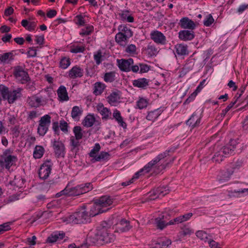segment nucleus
<instances>
[{
    "mask_svg": "<svg viewBox=\"0 0 248 248\" xmlns=\"http://www.w3.org/2000/svg\"><path fill=\"white\" fill-rule=\"evenodd\" d=\"M113 199L107 195L102 196L96 200L90 208L89 214L90 217L108 211L109 208L106 207L111 205Z\"/></svg>",
    "mask_w": 248,
    "mask_h": 248,
    "instance_id": "f257e3e1",
    "label": "nucleus"
},
{
    "mask_svg": "<svg viewBox=\"0 0 248 248\" xmlns=\"http://www.w3.org/2000/svg\"><path fill=\"white\" fill-rule=\"evenodd\" d=\"M86 205H83L80 210L71 215L68 216L63 220L67 223H72L74 224H85L91 221L90 216L86 211Z\"/></svg>",
    "mask_w": 248,
    "mask_h": 248,
    "instance_id": "f03ea898",
    "label": "nucleus"
},
{
    "mask_svg": "<svg viewBox=\"0 0 248 248\" xmlns=\"http://www.w3.org/2000/svg\"><path fill=\"white\" fill-rule=\"evenodd\" d=\"M93 188L91 183H87L85 184H81L73 187H68L67 186L60 193L56 194L58 197L62 195L68 196H78L87 193Z\"/></svg>",
    "mask_w": 248,
    "mask_h": 248,
    "instance_id": "7ed1b4c3",
    "label": "nucleus"
},
{
    "mask_svg": "<svg viewBox=\"0 0 248 248\" xmlns=\"http://www.w3.org/2000/svg\"><path fill=\"white\" fill-rule=\"evenodd\" d=\"M13 75L16 78L20 81L21 84H25L30 79V77L25 66L20 65L16 66L14 67Z\"/></svg>",
    "mask_w": 248,
    "mask_h": 248,
    "instance_id": "20e7f679",
    "label": "nucleus"
},
{
    "mask_svg": "<svg viewBox=\"0 0 248 248\" xmlns=\"http://www.w3.org/2000/svg\"><path fill=\"white\" fill-rule=\"evenodd\" d=\"M39 123L37 132L40 136H43L48 129L51 123V117L49 115H45L41 118Z\"/></svg>",
    "mask_w": 248,
    "mask_h": 248,
    "instance_id": "39448f33",
    "label": "nucleus"
},
{
    "mask_svg": "<svg viewBox=\"0 0 248 248\" xmlns=\"http://www.w3.org/2000/svg\"><path fill=\"white\" fill-rule=\"evenodd\" d=\"M27 100L30 107L37 108L41 106H44L48 102V98L43 97V96L39 97L36 95H33L31 96L28 97Z\"/></svg>",
    "mask_w": 248,
    "mask_h": 248,
    "instance_id": "423d86ee",
    "label": "nucleus"
},
{
    "mask_svg": "<svg viewBox=\"0 0 248 248\" xmlns=\"http://www.w3.org/2000/svg\"><path fill=\"white\" fill-rule=\"evenodd\" d=\"M52 147L56 157H64L65 154V148L63 143L59 140H54L52 141Z\"/></svg>",
    "mask_w": 248,
    "mask_h": 248,
    "instance_id": "0eeeda50",
    "label": "nucleus"
},
{
    "mask_svg": "<svg viewBox=\"0 0 248 248\" xmlns=\"http://www.w3.org/2000/svg\"><path fill=\"white\" fill-rule=\"evenodd\" d=\"M52 167L51 161L47 160L43 163L39 170L38 174L40 179L45 180L49 176Z\"/></svg>",
    "mask_w": 248,
    "mask_h": 248,
    "instance_id": "6e6552de",
    "label": "nucleus"
},
{
    "mask_svg": "<svg viewBox=\"0 0 248 248\" xmlns=\"http://www.w3.org/2000/svg\"><path fill=\"white\" fill-rule=\"evenodd\" d=\"M98 231V235H100V237L99 238L101 240L102 245L114 242L115 236L113 234L108 232V230H106L104 229H99Z\"/></svg>",
    "mask_w": 248,
    "mask_h": 248,
    "instance_id": "1a4fd4ad",
    "label": "nucleus"
},
{
    "mask_svg": "<svg viewBox=\"0 0 248 248\" xmlns=\"http://www.w3.org/2000/svg\"><path fill=\"white\" fill-rule=\"evenodd\" d=\"M199 25L197 22H194L193 20L187 17L182 18L179 23V25L181 28L193 30Z\"/></svg>",
    "mask_w": 248,
    "mask_h": 248,
    "instance_id": "9d476101",
    "label": "nucleus"
},
{
    "mask_svg": "<svg viewBox=\"0 0 248 248\" xmlns=\"http://www.w3.org/2000/svg\"><path fill=\"white\" fill-rule=\"evenodd\" d=\"M117 61L119 68L121 71L124 72L130 71L131 70L130 66L134 63V61L132 58L127 60L118 59Z\"/></svg>",
    "mask_w": 248,
    "mask_h": 248,
    "instance_id": "9b49d317",
    "label": "nucleus"
},
{
    "mask_svg": "<svg viewBox=\"0 0 248 248\" xmlns=\"http://www.w3.org/2000/svg\"><path fill=\"white\" fill-rule=\"evenodd\" d=\"M99 231L97 230V232L93 236H90L88 237L86 240V242H84L82 244H85V248H87L88 246L93 245H102L101 240L99 237L100 235H98Z\"/></svg>",
    "mask_w": 248,
    "mask_h": 248,
    "instance_id": "f8f14e48",
    "label": "nucleus"
},
{
    "mask_svg": "<svg viewBox=\"0 0 248 248\" xmlns=\"http://www.w3.org/2000/svg\"><path fill=\"white\" fill-rule=\"evenodd\" d=\"M151 38L156 43L161 45L166 44V37L160 31H153L151 33Z\"/></svg>",
    "mask_w": 248,
    "mask_h": 248,
    "instance_id": "ddd939ff",
    "label": "nucleus"
},
{
    "mask_svg": "<svg viewBox=\"0 0 248 248\" xmlns=\"http://www.w3.org/2000/svg\"><path fill=\"white\" fill-rule=\"evenodd\" d=\"M96 110L102 116V120H107L111 118V113L109 109L104 107L102 103H99L96 107Z\"/></svg>",
    "mask_w": 248,
    "mask_h": 248,
    "instance_id": "4468645a",
    "label": "nucleus"
},
{
    "mask_svg": "<svg viewBox=\"0 0 248 248\" xmlns=\"http://www.w3.org/2000/svg\"><path fill=\"white\" fill-rule=\"evenodd\" d=\"M195 37L194 32L193 30H183L179 32V38L183 41H189L192 40Z\"/></svg>",
    "mask_w": 248,
    "mask_h": 248,
    "instance_id": "2eb2a0df",
    "label": "nucleus"
},
{
    "mask_svg": "<svg viewBox=\"0 0 248 248\" xmlns=\"http://www.w3.org/2000/svg\"><path fill=\"white\" fill-rule=\"evenodd\" d=\"M200 123L201 117L197 115L196 113H193L189 119L186 122V124L194 128L198 126Z\"/></svg>",
    "mask_w": 248,
    "mask_h": 248,
    "instance_id": "dca6fc26",
    "label": "nucleus"
},
{
    "mask_svg": "<svg viewBox=\"0 0 248 248\" xmlns=\"http://www.w3.org/2000/svg\"><path fill=\"white\" fill-rule=\"evenodd\" d=\"M83 75V70L78 66H74L69 71V76L71 78H81Z\"/></svg>",
    "mask_w": 248,
    "mask_h": 248,
    "instance_id": "f3484780",
    "label": "nucleus"
},
{
    "mask_svg": "<svg viewBox=\"0 0 248 248\" xmlns=\"http://www.w3.org/2000/svg\"><path fill=\"white\" fill-rule=\"evenodd\" d=\"M116 225L118 231L121 232L128 231L132 228L130 225V222L125 219H122Z\"/></svg>",
    "mask_w": 248,
    "mask_h": 248,
    "instance_id": "a211bd4d",
    "label": "nucleus"
},
{
    "mask_svg": "<svg viewBox=\"0 0 248 248\" xmlns=\"http://www.w3.org/2000/svg\"><path fill=\"white\" fill-rule=\"evenodd\" d=\"M22 89L18 88L16 90H13L10 92L8 102L9 104L13 103L16 99L21 97Z\"/></svg>",
    "mask_w": 248,
    "mask_h": 248,
    "instance_id": "6ab92c4d",
    "label": "nucleus"
},
{
    "mask_svg": "<svg viewBox=\"0 0 248 248\" xmlns=\"http://www.w3.org/2000/svg\"><path fill=\"white\" fill-rule=\"evenodd\" d=\"M245 89L246 86L241 87V88L240 89L241 93L239 94V95L237 97V98L235 99V101L234 102H231L230 104L225 109L222 110V112L220 114L221 117H224L226 115V113L230 110V109L236 104L237 100L244 93Z\"/></svg>",
    "mask_w": 248,
    "mask_h": 248,
    "instance_id": "aec40b11",
    "label": "nucleus"
},
{
    "mask_svg": "<svg viewBox=\"0 0 248 248\" xmlns=\"http://www.w3.org/2000/svg\"><path fill=\"white\" fill-rule=\"evenodd\" d=\"M57 94L61 101H67L69 97L66 89L64 86H61L57 90Z\"/></svg>",
    "mask_w": 248,
    "mask_h": 248,
    "instance_id": "412c9836",
    "label": "nucleus"
},
{
    "mask_svg": "<svg viewBox=\"0 0 248 248\" xmlns=\"http://www.w3.org/2000/svg\"><path fill=\"white\" fill-rule=\"evenodd\" d=\"M14 59V55L13 51L4 53L0 55V61L2 63H9L10 61Z\"/></svg>",
    "mask_w": 248,
    "mask_h": 248,
    "instance_id": "4be33fe9",
    "label": "nucleus"
},
{
    "mask_svg": "<svg viewBox=\"0 0 248 248\" xmlns=\"http://www.w3.org/2000/svg\"><path fill=\"white\" fill-rule=\"evenodd\" d=\"M83 110L81 108L78 106H74L73 107L71 111V117L75 121H78L80 116L82 114Z\"/></svg>",
    "mask_w": 248,
    "mask_h": 248,
    "instance_id": "5701e85b",
    "label": "nucleus"
},
{
    "mask_svg": "<svg viewBox=\"0 0 248 248\" xmlns=\"http://www.w3.org/2000/svg\"><path fill=\"white\" fill-rule=\"evenodd\" d=\"M149 81V80L145 78H139L133 81V85L135 87L144 89L148 86Z\"/></svg>",
    "mask_w": 248,
    "mask_h": 248,
    "instance_id": "b1692460",
    "label": "nucleus"
},
{
    "mask_svg": "<svg viewBox=\"0 0 248 248\" xmlns=\"http://www.w3.org/2000/svg\"><path fill=\"white\" fill-rule=\"evenodd\" d=\"M113 118L115 119L120 125L124 128H125L126 127V124L123 121V119L121 116L120 112L116 109L113 111Z\"/></svg>",
    "mask_w": 248,
    "mask_h": 248,
    "instance_id": "393cba45",
    "label": "nucleus"
},
{
    "mask_svg": "<svg viewBox=\"0 0 248 248\" xmlns=\"http://www.w3.org/2000/svg\"><path fill=\"white\" fill-rule=\"evenodd\" d=\"M95 121V118L93 114H88L84 119L82 124L84 126L90 127L92 126Z\"/></svg>",
    "mask_w": 248,
    "mask_h": 248,
    "instance_id": "a878e982",
    "label": "nucleus"
},
{
    "mask_svg": "<svg viewBox=\"0 0 248 248\" xmlns=\"http://www.w3.org/2000/svg\"><path fill=\"white\" fill-rule=\"evenodd\" d=\"M17 160V157L15 155H9L4 158V167L9 170L14 163Z\"/></svg>",
    "mask_w": 248,
    "mask_h": 248,
    "instance_id": "bb28decb",
    "label": "nucleus"
},
{
    "mask_svg": "<svg viewBox=\"0 0 248 248\" xmlns=\"http://www.w3.org/2000/svg\"><path fill=\"white\" fill-rule=\"evenodd\" d=\"M79 140H77L73 136H72L70 139V145L71 146V151L75 152L76 154L79 151V147L80 145Z\"/></svg>",
    "mask_w": 248,
    "mask_h": 248,
    "instance_id": "cd10ccee",
    "label": "nucleus"
},
{
    "mask_svg": "<svg viewBox=\"0 0 248 248\" xmlns=\"http://www.w3.org/2000/svg\"><path fill=\"white\" fill-rule=\"evenodd\" d=\"M230 143H231V146H232V148L233 149V152L234 151V150H235L236 152L237 153L241 152L243 146L242 144L239 141V139H232L230 141Z\"/></svg>",
    "mask_w": 248,
    "mask_h": 248,
    "instance_id": "c85d7f7f",
    "label": "nucleus"
},
{
    "mask_svg": "<svg viewBox=\"0 0 248 248\" xmlns=\"http://www.w3.org/2000/svg\"><path fill=\"white\" fill-rule=\"evenodd\" d=\"M233 172V171L228 170L226 171H222L219 176V178L218 179L219 181L220 182H223L228 181Z\"/></svg>",
    "mask_w": 248,
    "mask_h": 248,
    "instance_id": "c756f323",
    "label": "nucleus"
},
{
    "mask_svg": "<svg viewBox=\"0 0 248 248\" xmlns=\"http://www.w3.org/2000/svg\"><path fill=\"white\" fill-rule=\"evenodd\" d=\"M176 52L178 55H185L188 54L187 46L183 44H177L175 46Z\"/></svg>",
    "mask_w": 248,
    "mask_h": 248,
    "instance_id": "7c9ffc66",
    "label": "nucleus"
},
{
    "mask_svg": "<svg viewBox=\"0 0 248 248\" xmlns=\"http://www.w3.org/2000/svg\"><path fill=\"white\" fill-rule=\"evenodd\" d=\"M109 154L106 152H101L99 155L95 156L94 159L91 160L92 162L94 163L96 161H100L102 160H108L109 158Z\"/></svg>",
    "mask_w": 248,
    "mask_h": 248,
    "instance_id": "2f4dec72",
    "label": "nucleus"
},
{
    "mask_svg": "<svg viewBox=\"0 0 248 248\" xmlns=\"http://www.w3.org/2000/svg\"><path fill=\"white\" fill-rule=\"evenodd\" d=\"M219 151L225 157L234 154V152H233V149L232 148V146H231V143H230V145L224 146L221 148Z\"/></svg>",
    "mask_w": 248,
    "mask_h": 248,
    "instance_id": "473e14b6",
    "label": "nucleus"
},
{
    "mask_svg": "<svg viewBox=\"0 0 248 248\" xmlns=\"http://www.w3.org/2000/svg\"><path fill=\"white\" fill-rule=\"evenodd\" d=\"M118 92H112L108 97V101L110 104H113L116 103L120 99Z\"/></svg>",
    "mask_w": 248,
    "mask_h": 248,
    "instance_id": "72a5a7b5",
    "label": "nucleus"
},
{
    "mask_svg": "<svg viewBox=\"0 0 248 248\" xmlns=\"http://www.w3.org/2000/svg\"><path fill=\"white\" fill-rule=\"evenodd\" d=\"M120 32L123 33L126 37H131L133 35L131 30L125 25H120L118 27Z\"/></svg>",
    "mask_w": 248,
    "mask_h": 248,
    "instance_id": "f704fd0d",
    "label": "nucleus"
},
{
    "mask_svg": "<svg viewBox=\"0 0 248 248\" xmlns=\"http://www.w3.org/2000/svg\"><path fill=\"white\" fill-rule=\"evenodd\" d=\"M129 38L128 37H126L123 33L119 32L115 36V41L117 43L119 44L121 46L125 45L124 43L127 39Z\"/></svg>",
    "mask_w": 248,
    "mask_h": 248,
    "instance_id": "c9c22d12",
    "label": "nucleus"
},
{
    "mask_svg": "<svg viewBox=\"0 0 248 248\" xmlns=\"http://www.w3.org/2000/svg\"><path fill=\"white\" fill-rule=\"evenodd\" d=\"M105 88V86L104 84L99 82L95 83L94 87V94L96 95L101 94L103 93Z\"/></svg>",
    "mask_w": 248,
    "mask_h": 248,
    "instance_id": "e433bc0d",
    "label": "nucleus"
},
{
    "mask_svg": "<svg viewBox=\"0 0 248 248\" xmlns=\"http://www.w3.org/2000/svg\"><path fill=\"white\" fill-rule=\"evenodd\" d=\"M44 149L42 146H36L33 152V156L35 158H40L44 154Z\"/></svg>",
    "mask_w": 248,
    "mask_h": 248,
    "instance_id": "4c0bfd02",
    "label": "nucleus"
},
{
    "mask_svg": "<svg viewBox=\"0 0 248 248\" xmlns=\"http://www.w3.org/2000/svg\"><path fill=\"white\" fill-rule=\"evenodd\" d=\"M161 192V191H157V188L154 189L149 192V196L146 199V201L149 202L152 200H154L157 199L159 195L158 193Z\"/></svg>",
    "mask_w": 248,
    "mask_h": 248,
    "instance_id": "58836bf2",
    "label": "nucleus"
},
{
    "mask_svg": "<svg viewBox=\"0 0 248 248\" xmlns=\"http://www.w3.org/2000/svg\"><path fill=\"white\" fill-rule=\"evenodd\" d=\"M146 50L148 51V55L150 57L155 56L158 52L157 49L151 43L148 45Z\"/></svg>",
    "mask_w": 248,
    "mask_h": 248,
    "instance_id": "ea45409f",
    "label": "nucleus"
},
{
    "mask_svg": "<svg viewBox=\"0 0 248 248\" xmlns=\"http://www.w3.org/2000/svg\"><path fill=\"white\" fill-rule=\"evenodd\" d=\"M10 92L8 87L3 85H0V93L3 99L8 100Z\"/></svg>",
    "mask_w": 248,
    "mask_h": 248,
    "instance_id": "a19ab883",
    "label": "nucleus"
},
{
    "mask_svg": "<svg viewBox=\"0 0 248 248\" xmlns=\"http://www.w3.org/2000/svg\"><path fill=\"white\" fill-rule=\"evenodd\" d=\"M160 114V111L158 109H155L153 111L150 112L146 116V119L149 121H154L155 120Z\"/></svg>",
    "mask_w": 248,
    "mask_h": 248,
    "instance_id": "79ce46f5",
    "label": "nucleus"
},
{
    "mask_svg": "<svg viewBox=\"0 0 248 248\" xmlns=\"http://www.w3.org/2000/svg\"><path fill=\"white\" fill-rule=\"evenodd\" d=\"M73 132L75 135V138L77 140H80L83 137V133H82V129L79 126H76L73 128Z\"/></svg>",
    "mask_w": 248,
    "mask_h": 248,
    "instance_id": "37998d69",
    "label": "nucleus"
},
{
    "mask_svg": "<svg viewBox=\"0 0 248 248\" xmlns=\"http://www.w3.org/2000/svg\"><path fill=\"white\" fill-rule=\"evenodd\" d=\"M223 156H224V155L219 150L214 155L212 158V159L213 162L219 163L223 160Z\"/></svg>",
    "mask_w": 248,
    "mask_h": 248,
    "instance_id": "c03bdc74",
    "label": "nucleus"
},
{
    "mask_svg": "<svg viewBox=\"0 0 248 248\" xmlns=\"http://www.w3.org/2000/svg\"><path fill=\"white\" fill-rule=\"evenodd\" d=\"M70 61L69 58L63 57L62 58L60 62V66L62 69L67 68L70 64Z\"/></svg>",
    "mask_w": 248,
    "mask_h": 248,
    "instance_id": "a18cd8bd",
    "label": "nucleus"
},
{
    "mask_svg": "<svg viewBox=\"0 0 248 248\" xmlns=\"http://www.w3.org/2000/svg\"><path fill=\"white\" fill-rule=\"evenodd\" d=\"M115 74L114 72L106 73L104 75V80L106 82H113L115 80Z\"/></svg>",
    "mask_w": 248,
    "mask_h": 248,
    "instance_id": "49530a36",
    "label": "nucleus"
},
{
    "mask_svg": "<svg viewBox=\"0 0 248 248\" xmlns=\"http://www.w3.org/2000/svg\"><path fill=\"white\" fill-rule=\"evenodd\" d=\"M196 234L202 240L206 242L208 240L209 235L204 231H198L196 232Z\"/></svg>",
    "mask_w": 248,
    "mask_h": 248,
    "instance_id": "de8ad7c7",
    "label": "nucleus"
},
{
    "mask_svg": "<svg viewBox=\"0 0 248 248\" xmlns=\"http://www.w3.org/2000/svg\"><path fill=\"white\" fill-rule=\"evenodd\" d=\"M93 31V26H88L85 29H82L80 32V35L82 36L90 35Z\"/></svg>",
    "mask_w": 248,
    "mask_h": 248,
    "instance_id": "09e8293b",
    "label": "nucleus"
},
{
    "mask_svg": "<svg viewBox=\"0 0 248 248\" xmlns=\"http://www.w3.org/2000/svg\"><path fill=\"white\" fill-rule=\"evenodd\" d=\"M100 149V146L99 143H96L93 148V149L91 150L90 153H89V155L90 157H93V159H94L96 154L99 152Z\"/></svg>",
    "mask_w": 248,
    "mask_h": 248,
    "instance_id": "8fccbe9b",
    "label": "nucleus"
},
{
    "mask_svg": "<svg viewBox=\"0 0 248 248\" xmlns=\"http://www.w3.org/2000/svg\"><path fill=\"white\" fill-rule=\"evenodd\" d=\"M243 161L242 159H236V160H233V162L232 163V169H239L240 167H241L243 165Z\"/></svg>",
    "mask_w": 248,
    "mask_h": 248,
    "instance_id": "3c124183",
    "label": "nucleus"
},
{
    "mask_svg": "<svg viewBox=\"0 0 248 248\" xmlns=\"http://www.w3.org/2000/svg\"><path fill=\"white\" fill-rule=\"evenodd\" d=\"M85 50L84 46H73L70 50V52L73 53H78L83 52Z\"/></svg>",
    "mask_w": 248,
    "mask_h": 248,
    "instance_id": "603ef678",
    "label": "nucleus"
},
{
    "mask_svg": "<svg viewBox=\"0 0 248 248\" xmlns=\"http://www.w3.org/2000/svg\"><path fill=\"white\" fill-rule=\"evenodd\" d=\"M155 222L157 225V228L163 230L165 227L167 226L166 223L164 220H162L160 218H156Z\"/></svg>",
    "mask_w": 248,
    "mask_h": 248,
    "instance_id": "864d4df0",
    "label": "nucleus"
},
{
    "mask_svg": "<svg viewBox=\"0 0 248 248\" xmlns=\"http://www.w3.org/2000/svg\"><path fill=\"white\" fill-rule=\"evenodd\" d=\"M102 55L101 50L97 51V53L94 55V60L97 64H99L102 61Z\"/></svg>",
    "mask_w": 248,
    "mask_h": 248,
    "instance_id": "5fc2aeb1",
    "label": "nucleus"
},
{
    "mask_svg": "<svg viewBox=\"0 0 248 248\" xmlns=\"http://www.w3.org/2000/svg\"><path fill=\"white\" fill-rule=\"evenodd\" d=\"M68 124L64 120H62L60 121V127L61 130L65 133L68 132Z\"/></svg>",
    "mask_w": 248,
    "mask_h": 248,
    "instance_id": "6e6d98bb",
    "label": "nucleus"
},
{
    "mask_svg": "<svg viewBox=\"0 0 248 248\" xmlns=\"http://www.w3.org/2000/svg\"><path fill=\"white\" fill-rule=\"evenodd\" d=\"M148 102L143 98L140 99L138 102L137 106L140 109H142L147 106Z\"/></svg>",
    "mask_w": 248,
    "mask_h": 248,
    "instance_id": "4d7b16f0",
    "label": "nucleus"
},
{
    "mask_svg": "<svg viewBox=\"0 0 248 248\" xmlns=\"http://www.w3.org/2000/svg\"><path fill=\"white\" fill-rule=\"evenodd\" d=\"M214 21V19L211 15H208L203 21V24L206 27L210 26Z\"/></svg>",
    "mask_w": 248,
    "mask_h": 248,
    "instance_id": "13d9d810",
    "label": "nucleus"
},
{
    "mask_svg": "<svg viewBox=\"0 0 248 248\" xmlns=\"http://www.w3.org/2000/svg\"><path fill=\"white\" fill-rule=\"evenodd\" d=\"M156 188L157 191H161V192H159L158 194L159 195H162V196H164L168 194L170 191L166 186H160Z\"/></svg>",
    "mask_w": 248,
    "mask_h": 248,
    "instance_id": "bf43d9fd",
    "label": "nucleus"
},
{
    "mask_svg": "<svg viewBox=\"0 0 248 248\" xmlns=\"http://www.w3.org/2000/svg\"><path fill=\"white\" fill-rule=\"evenodd\" d=\"M11 229L10 227V223L6 222L0 225V234L5 231H9Z\"/></svg>",
    "mask_w": 248,
    "mask_h": 248,
    "instance_id": "052dcab7",
    "label": "nucleus"
},
{
    "mask_svg": "<svg viewBox=\"0 0 248 248\" xmlns=\"http://www.w3.org/2000/svg\"><path fill=\"white\" fill-rule=\"evenodd\" d=\"M59 239V236L57 233L51 234L47 238L46 242L48 243H53L57 241Z\"/></svg>",
    "mask_w": 248,
    "mask_h": 248,
    "instance_id": "680f3d73",
    "label": "nucleus"
},
{
    "mask_svg": "<svg viewBox=\"0 0 248 248\" xmlns=\"http://www.w3.org/2000/svg\"><path fill=\"white\" fill-rule=\"evenodd\" d=\"M25 84H26V88L27 89H29L31 91H34L35 90V83L33 81L31 80L30 78L29 81H27Z\"/></svg>",
    "mask_w": 248,
    "mask_h": 248,
    "instance_id": "e2e57ef3",
    "label": "nucleus"
},
{
    "mask_svg": "<svg viewBox=\"0 0 248 248\" xmlns=\"http://www.w3.org/2000/svg\"><path fill=\"white\" fill-rule=\"evenodd\" d=\"M139 66L140 67V73H146L150 70V66L146 64L140 63Z\"/></svg>",
    "mask_w": 248,
    "mask_h": 248,
    "instance_id": "0e129e2a",
    "label": "nucleus"
},
{
    "mask_svg": "<svg viewBox=\"0 0 248 248\" xmlns=\"http://www.w3.org/2000/svg\"><path fill=\"white\" fill-rule=\"evenodd\" d=\"M28 56L29 57H35L36 56V49L34 47H30L27 52Z\"/></svg>",
    "mask_w": 248,
    "mask_h": 248,
    "instance_id": "69168bd1",
    "label": "nucleus"
},
{
    "mask_svg": "<svg viewBox=\"0 0 248 248\" xmlns=\"http://www.w3.org/2000/svg\"><path fill=\"white\" fill-rule=\"evenodd\" d=\"M171 244V241L170 239H167L166 241L161 242V243H156V244L161 246L160 248H167Z\"/></svg>",
    "mask_w": 248,
    "mask_h": 248,
    "instance_id": "338daca9",
    "label": "nucleus"
},
{
    "mask_svg": "<svg viewBox=\"0 0 248 248\" xmlns=\"http://www.w3.org/2000/svg\"><path fill=\"white\" fill-rule=\"evenodd\" d=\"M208 243L211 248H221L218 243L212 239H210L208 241Z\"/></svg>",
    "mask_w": 248,
    "mask_h": 248,
    "instance_id": "774afa93",
    "label": "nucleus"
}]
</instances>
